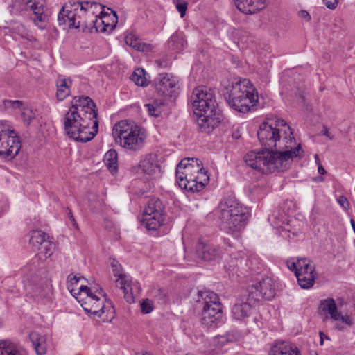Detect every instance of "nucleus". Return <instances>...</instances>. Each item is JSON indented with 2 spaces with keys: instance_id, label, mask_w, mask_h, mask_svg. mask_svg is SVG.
Here are the masks:
<instances>
[{
  "instance_id": "obj_3",
  "label": "nucleus",
  "mask_w": 355,
  "mask_h": 355,
  "mask_svg": "<svg viewBox=\"0 0 355 355\" xmlns=\"http://www.w3.org/2000/svg\"><path fill=\"white\" fill-rule=\"evenodd\" d=\"M176 179L182 189L198 192L208 184L209 176L199 159L184 158L177 166Z\"/></svg>"
},
{
  "instance_id": "obj_29",
  "label": "nucleus",
  "mask_w": 355,
  "mask_h": 355,
  "mask_svg": "<svg viewBox=\"0 0 355 355\" xmlns=\"http://www.w3.org/2000/svg\"><path fill=\"white\" fill-rule=\"evenodd\" d=\"M198 302H202L204 306H221V303L219 301V297L214 292L209 290L200 291L198 292Z\"/></svg>"
},
{
  "instance_id": "obj_19",
  "label": "nucleus",
  "mask_w": 355,
  "mask_h": 355,
  "mask_svg": "<svg viewBox=\"0 0 355 355\" xmlns=\"http://www.w3.org/2000/svg\"><path fill=\"white\" fill-rule=\"evenodd\" d=\"M202 322L208 327L216 328L225 322L221 306H203Z\"/></svg>"
},
{
  "instance_id": "obj_50",
  "label": "nucleus",
  "mask_w": 355,
  "mask_h": 355,
  "mask_svg": "<svg viewBox=\"0 0 355 355\" xmlns=\"http://www.w3.org/2000/svg\"><path fill=\"white\" fill-rule=\"evenodd\" d=\"M299 15L301 18L304 19L307 21H309L311 19V16L309 13L306 10H301L299 12Z\"/></svg>"
},
{
  "instance_id": "obj_51",
  "label": "nucleus",
  "mask_w": 355,
  "mask_h": 355,
  "mask_svg": "<svg viewBox=\"0 0 355 355\" xmlns=\"http://www.w3.org/2000/svg\"><path fill=\"white\" fill-rule=\"evenodd\" d=\"M98 6L96 7H95L94 6L92 7V10L94 12V10L96 9L97 8H99L101 10L103 9V7L101 6V5L100 4H98L96 3ZM94 14V12L93 14H91L89 12H86V14H85L83 16V18H82V20H84L85 21L87 22L85 19V15H91L92 16V19H94V17H93V15Z\"/></svg>"
},
{
  "instance_id": "obj_8",
  "label": "nucleus",
  "mask_w": 355,
  "mask_h": 355,
  "mask_svg": "<svg viewBox=\"0 0 355 355\" xmlns=\"http://www.w3.org/2000/svg\"><path fill=\"white\" fill-rule=\"evenodd\" d=\"M94 288L87 286H80L78 292L73 295L80 302L81 306L86 313L101 317L107 308L102 300V297H105V294L101 288L95 291Z\"/></svg>"
},
{
  "instance_id": "obj_49",
  "label": "nucleus",
  "mask_w": 355,
  "mask_h": 355,
  "mask_svg": "<svg viewBox=\"0 0 355 355\" xmlns=\"http://www.w3.org/2000/svg\"><path fill=\"white\" fill-rule=\"evenodd\" d=\"M321 134L328 137L329 139L332 140L334 139V135H331L329 132V129L326 126H323L322 130H321Z\"/></svg>"
},
{
  "instance_id": "obj_5",
  "label": "nucleus",
  "mask_w": 355,
  "mask_h": 355,
  "mask_svg": "<svg viewBox=\"0 0 355 355\" xmlns=\"http://www.w3.org/2000/svg\"><path fill=\"white\" fill-rule=\"evenodd\" d=\"M112 135L121 147L137 151L142 148L146 139L144 128L130 120H121L112 128Z\"/></svg>"
},
{
  "instance_id": "obj_14",
  "label": "nucleus",
  "mask_w": 355,
  "mask_h": 355,
  "mask_svg": "<svg viewBox=\"0 0 355 355\" xmlns=\"http://www.w3.org/2000/svg\"><path fill=\"white\" fill-rule=\"evenodd\" d=\"M252 301L254 300H252L249 295L237 299L231 309L232 318L236 321L247 324L255 313Z\"/></svg>"
},
{
  "instance_id": "obj_9",
  "label": "nucleus",
  "mask_w": 355,
  "mask_h": 355,
  "mask_svg": "<svg viewBox=\"0 0 355 355\" xmlns=\"http://www.w3.org/2000/svg\"><path fill=\"white\" fill-rule=\"evenodd\" d=\"M347 302L343 298H337L336 301L331 297L320 301V308L324 312H327L330 318L334 321L338 322L336 324V329L339 331H344L346 327H351L354 324V320L351 315L348 314H342L338 311V308L341 309Z\"/></svg>"
},
{
  "instance_id": "obj_38",
  "label": "nucleus",
  "mask_w": 355,
  "mask_h": 355,
  "mask_svg": "<svg viewBox=\"0 0 355 355\" xmlns=\"http://www.w3.org/2000/svg\"><path fill=\"white\" fill-rule=\"evenodd\" d=\"M241 337V334L240 332L236 330L230 331L227 333L226 336H220V338H214L212 340L213 343L215 345L218 342L224 343L227 342H234L239 340Z\"/></svg>"
},
{
  "instance_id": "obj_57",
  "label": "nucleus",
  "mask_w": 355,
  "mask_h": 355,
  "mask_svg": "<svg viewBox=\"0 0 355 355\" xmlns=\"http://www.w3.org/2000/svg\"><path fill=\"white\" fill-rule=\"evenodd\" d=\"M112 12H113V17H114L113 23H116V19H117L116 14L115 12H113V11H112Z\"/></svg>"
},
{
  "instance_id": "obj_34",
  "label": "nucleus",
  "mask_w": 355,
  "mask_h": 355,
  "mask_svg": "<svg viewBox=\"0 0 355 355\" xmlns=\"http://www.w3.org/2000/svg\"><path fill=\"white\" fill-rule=\"evenodd\" d=\"M165 105L164 100H153V101L146 103L144 107L146 108L149 115L155 117H158L161 115L162 112V107Z\"/></svg>"
},
{
  "instance_id": "obj_60",
  "label": "nucleus",
  "mask_w": 355,
  "mask_h": 355,
  "mask_svg": "<svg viewBox=\"0 0 355 355\" xmlns=\"http://www.w3.org/2000/svg\"><path fill=\"white\" fill-rule=\"evenodd\" d=\"M38 258L37 257H35L33 259V263H35V261H38Z\"/></svg>"
},
{
  "instance_id": "obj_7",
  "label": "nucleus",
  "mask_w": 355,
  "mask_h": 355,
  "mask_svg": "<svg viewBox=\"0 0 355 355\" xmlns=\"http://www.w3.org/2000/svg\"><path fill=\"white\" fill-rule=\"evenodd\" d=\"M98 5L95 2L85 1L84 3L69 1L63 6L58 15V21L60 26L67 25L69 28H78L80 26H87V24L82 20L83 16L86 12L94 13L93 6Z\"/></svg>"
},
{
  "instance_id": "obj_41",
  "label": "nucleus",
  "mask_w": 355,
  "mask_h": 355,
  "mask_svg": "<svg viewBox=\"0 0 355 355\" xmlns=\"http://www.w3.org/2000/svg\"><path fill=\"white\" fill-rule=\"evenodd\" d=\"M153 302L149 299L143 300L141 303V310L143 313L147 314L153 311Z\"/></svg>"
},
{
  "instance_id": "obj_40",
  "label": "nucleus",
  "mask_w": 355,
  "mask_h": 355,
  "mask_svg": "<svg viewBox=\"0 0 355 355\" xmlns=\"http://www.w3.org/2000/svg\"><path fill=\"white\" fill-rule=\"evenodd\" d=\"M55 247V243L49 240L42 245V248H43V252L46 257H49L53 254Z\"/></svg>"
},
{
  "instance_id": "obj_24",
  "label": "nucleus",
  "mask_w": 355,
  "mask_h": 355,
  "mask_svg": "<svg viewBox=\"0 0 355 355\" xmlns=\"http://www.w3.org/2000/svg\"><path fill=\"white\" fill-rule=\"evenodd\" d=\"M236 8L243 13L254 14L266 7L263 0H233Z\"/></svg>"
},
{
  "instance_id": "obj_21",
  "label": "nucleus",
  "mask_w": 355,
  "mask_h": 355,
  "mask_svg": "<svg viewBox=\"0 0 355 355\" xmlns=\"http://www.w3.org/2000/svg\"><path fill=\"white\" fill-rule=\"evenodd\" d=\"M26 4L33 12L35 18L34 19L35 24L40 28L43 29L44 27L40 24L47 20V15L44 13L45 1L44 0H26Z\"/></svg>"
},
{
  "instance_id": "obj_26",
  "label": "nucleus",
  "mask_w": 355,
  "mask_h": 355,
  "mask_svg": "<svg viewBox=\"0 0 355 355\" xmlns=\"http://www.w3.org/2000/svg\"><path fill=\"white\" fill-rule=\"evenodd\" d=\"M149 214L150 216L166 218L164 206L162 202L155 197L150 198L143 212V214Z\"/></svg>"
},
{
  "instance_id": "obj_59",
  "label": "nucleus",
  "mask_w": 355,
  "mask_h": 355,
  "mask_svg": "<svg viewBox=\"0 0 355 355\" xmlns=\"http://www.w3.org/2000/svg\"><path fill=\"white\" fill-rule=\"evenodd\" d=\"M253 321H254V323L257 325V326H259L258 323H257V319L256 317H253Z\"/></svg>"
},
{
  "instance_id": "obj_46",
  "label": "nucleus",
  "mask_w": 355,
  "mask_h": 355,
  "mask_svg": "<svg viewBox=\"0 0 355 355\" xmlns=\"http://www.w3.org/2000/svg\"><path fill=\"white\" fill-rule=\"evenodd\" d=\"M287 266L288 268L295 272V275H296V272L297 270V261H295L293 259L288 260L287 261Z\"/></svg>"
},
{
  "instance_id": "obj_22",
  "label": "nucleus",
  "mask_w": 355,
  "mask_h": 355,
  "mask_svg": "<svg viewBox=\"0 0 355 355\" xmlns=\"http://www.w3.org/2000/svg\"><path fill=\"white\" fill-rule=\"evenodd\" d=\"M139 167L143 173L153 178H158L162 174L160 165L155 156L149 155L140 162Z\"/></svg>"
},
{
  "instance_id": "obj_58",
  "label": "nucleus",
  "mask_w": 355,
  "mask_h": 355,
  "mask_svg": "<svg viewBox=\"0 0 355 355\" xmlns=\"http://www.w3.org/2000/svg\"><path fill=\"white\" fill-rule=\"evenodd\" d=\"M352 227L355 233V222L354 220H351Z\"/></svg>"
},
{
  "instance_id": "obj_32",
  "label": "nucleus",
  "mask_w": 355,
  "mask_h": 355,
  "mask_svg": "<svg viewBox=\"0 0 355 355\" xmlns=\"http://www.w3.org/2000/svg\"><path fill=\"white\" fill-rule=\"evenodd\" d=\"M104 162L111 173L118 171V155L114 149H110L104 155Z\"/></svg>"
},
{
  "instance_id": "obj_20",
  "label": "nucleus",
  "mask_w": 355,
  "mask_h": 355,
  "mask_svg": "<svg viewBox=\"0 0 355 355\" xmlns=\"http://www.w3.org/2000/svg\"><path fill=\"white\" fill-rule=\"evenodd\" d=\"M196 252L200 258L205 261H211L218 257L222 249L211 243H205L200 241L196 247Z\"/></svg>"
},
{
  "instance_id": "obj_15",
  "label": "nucleus",
  "mask_w": 355,
  "mask_h": 355,
  "mask_svg": "<svg viewBox=\"0 0 355 355\" xmlns=\"http://www.w3.org/2000/svg\"><path fill=\"white\" fill-rule=\"evenodd\" d=\"M275 294V284L272 278L266 277L259 283L252 285L249 290V295L254 302L262 299L270 300Z\"/></svg>"
},
{
  "instance_id": "obj_44",
  "label": "nucleus",
  "mask_w": 355,
  "mask_h": 355,
  "mask_svg": "<svg viewBox=\"0 0 355 355\" xmlns=\"http://www.w3.org/2000/svg\"><path fill=\"white\" fill-rule=\"evenodd\" d=\"M338 200V202L339 203V205L343 207L345 209H349V202L347 199V198L344 196H339V198L337 199Z\"/></svg>"
},
{
  "instance_id": "obj_10",
  "label": "nucleus",
  "mask_w": 355,
  "mask_h": 355,
  "mask_svg": "<svg viewBox=\"0 0 355 355\" xmlns=\"http://www.w3.org/2000/svg\"><path fill=\"white\" fill-rule=\"evenodd\" d=\"M191 102L194 114H201L204 111L212 113L215 110L220 109L213 91L205 86H198L193 89Z\"/></svg>"
},
{
  "instance_id": "obj_4",
  "label": "nucleus",
  "mask_w": 355,
  "mask_h": 355,
  "mask_svg": "<svg viewBox=\"0 0 355 355\" xmlns=\"http://www.w3.org/2000/svg\"><path fill=\"white\" fill-rule=\"evenodd\" d=\"M218 209L221 229L238 237L247 224L250 216L248 209L234 198L230 197L221 201Z\"/></svg>"
},
{
  "instance_id": "obj_54",
  "label": "nucleus",
  "mask_w": 355,
  "mask_h": 355,
  "mask_svg": "<svg viewBox=\"0 0 355 355\" xmlns=\"http://www.w3.org/2000/svg\"><path fill=\"white\" fill-rule=\"evenodd\" d=\"M67 215H68V216L69 217V218L71 220V221H72V223H73V225H76V221H75V219H74V218H73V215H72V212H71V210H68V211H67Z\"/></svg>"
},
{
  "instance_id": "obj_45",
  "label": "nucleus",
  "mask_w": 355,
  "mask_h": 355,
  "mask_svg": "<svg viewBox=\"0 0 355 355\" xmlns=\"http://www.w3.org/2000/svg\"><path fill=\"white\" fill-rule=\"evenodd\" d=\"M5 104L8 107L21 108L23 102L21 101H5Z\"/></svg>"
},
{
  "instance_id": "obj_17",
  "label": "nucleus",
  "mask_w": 355,
  "mask_h": 355,
  "mask_svg": "<svg viewBox=\"0 0 355 355\" xmlns=\"http://www.w3.org/2000/svg\"><path fill=\"white\" fill-rule=\"evenodd\" d=\"M26 286L37 302L46 304L52 300L53 292L50 281L39 282L35 284L28 281Z\"/></svg>"
},
{
  "instance_id": "obj_48",
  "label": "nucleus",
  "mask_w": 355,
  "mask_h": 355,
  "mask_svg": "<svg viewBox=\"0 0 355 355\" xmlns=\"http://www.w3.org/2000/svg\"><path fill=\"white\" fill-rule=\"evenodd\" d=\"M78 280V278L76 275L70 274L67 278L68 288L69 289L71 285L77 284Z\"/></svg>"
},
{
  "instance_id": "obj_12",
  "label": "nucleus",
  "mask_w": 355,
  "mask_h": 355,
  "mask_svg": "<svg viewBox=\"0 0 355 355\" xmlns=\"http://www.w3.org/2000/svg\"><path fill=\"white\" fill-rule=\"evenodd\" d=\"M154 83L156 92L160 96L176 98L180 93V80L172 73H159L154 79Z\"/></svg>"
},
{
  "instance_id": "obj_56",
  "label": "nucleus",
  "mask_w": 355,
  "mask_h": 355,
  "mask_svg": "<svg viewBox=\"0 0 355 355\" xmlns=\"http://www.w3.org/2000/svg\"><path fill=\"white\" fill-rule=\"evenodd\" d=\"M315 163L317 164V165L318 166L319 164H320V158H319V156L316 154L315 155Z\"/></svg>"
},
{
  "instance_id": "obj_31",
  "label": "nucleus",
  "mask_w": 355,
  "mask_h": 355,
  "mask_svg": "<svg viewBox=\"0 0 355 355\" xmlns=\"http://www.w3.org/2000/svg\"><path fill=\"white\" fill-rule=\"evenodd\" d=\"M29 338L37 354L44 355L47 347L45 337L39 336L36 332H31Z\"/></svg>"
},
{
  "instance_id": "obj_33",
  "label": "nucleus",
  "mask_w": 355,
  "mask_h": 355,
  "mask_svg": "<svg viewBox=\"0 0 355 355\" xmlns=\"http://www.w3.org/2000/svg\"><path fill=\"white\" fill-rule=\"evenodd\" d=\"M103 23L104 18L102 16L99 17L96 16L95 19H91L90 22H87V26L86 27L91 31L94 28L96 32L103 33L112 31L115 26V24L104 25Z\"/></svg>"
},
{
  "instance_id": "obj_27",
  "label": "nucleus",
  "mask_w": 355,
  "mask_h": 355,
  "mask_svg": "<svg viewBox=\"0 0 355 355\" xmlns=\"http://www.w3.org/2000/svg\"><path fill=\"white\" fill-rule=\"evenodd\" d=\"M72 81L70 78H65L62 76H58L56 80L57 92L56 97L58 101H64L70 95V87Z\"/></svg>"
},
{
  "instance_id": "obj_55",
  "label": "nucleus",
  "mask_w": 355,
  "mask_h": 355,
  "mask_svg": "<svg viewBox=\"0 0 355 355\" xmlns=\"http://www.w3.org/2000/svg\"><path fill=\"white\" fill-rule=\"evenodd\" d=\"M318 173L321 175H324L326 172L324 168L322 166L321 164L318 165Z\"/></svg>"
},
{
  "instance_id": "obj_2",
  "label": "nucleus",
  "mask_w": 355,
  "mask_h": 355,
  "mask_svg": "<svg viewBox=\"0 0 355 355\" xmlns=\"http://www.w3.org/2000/svg\"><path fill=\"white\" fill-rule=\"evenodd\" d=\"M64 117V132L75 141H89L98 132L96 105L88 96H76Z\"/></svg>"
},
{
  "instance_id": "obj_6",
  "label": "nucleus",
  "mask_w": 355,
  "mask_h": 355,
  "mask_svg": "<svg viewBox=\"0 0 355 355\" xmlns=\"http://www.w3.org/2000/svg\"><path fill=\"white\" fill-rule=\"evenodd\" d=\"M229 105L234 110L245 113L258 102V94L250 80L243 79L233 84L225 97Z\"/></svg>"
},
{
  "instance_id": "obj_11",
  "label": "nucleus",
  "mask_w": 355,
  "mask_h": 355,
  "mask_svg": "<svg viewBox=\"0 0 355 355\" xmlns=\"http://www.w3.org/2000/svg\"><path fill=\"white\" fill-rule=\"evenodd\" d=\"M110 266L113 275L116 277V284L123 290L126 302L132 304L135 302L133 292L137 289V283L133 282L132 279L123 272L121 263L114 258H110Z\"/></svg>"
},
{
  "instance_id": "obj_42",
  "label": "nucleus",
  "mask_w": 355,
  "mask_h": 355,
  "mask_svg": "<svg viewBox=\"0 0 355 355\" xmlns=\"http://www.w3.org/2000/svg\"><path fill=\"white\" fill-rule=\"evenodd\" d=\"M125 43L127 45H128L134 49H139V42L132 34H129V35H126V37L125 38Z\"/></svg>"
},
{
  "instance_id": "obj_47",
  "label": "nucleus",
  "mask_w": 355,
  "mask_h": 355,
  "mask_svg": "<svg viewBox=\"0 0 355 355\" xmlns=\"http://www.w3.org/2000/svg\"><path fill=\"white\" fill-rule=\"evenodd\" d=\"M326 6L329 9H334L336 8L338 0H323Z\"/></svg>"
},
{
  "instance_id": "obj_43",
  "label": "nucleus",
  "mask_w": 355,
  "mask_h": 355,
  "mask_svg": "<svg viewBox=\"0 0 355 355\" xmlns=\"http://www.w3.org/2000/svg\"><path fill=\"white\" fill-rule=\"evenodd\" d=\"M188 3L186 1L178 2L176 3V8L182 18L185 16Z\"/></svg>"
},
{
  "instance_id": "obj_53",
  "label": "nucleus",
  "mask_w": 355,
  "mask_h": 355,
  "mask_svg": "<svg viewBox=\"0 0 355 355\" xmlns=\"http://www.w3.org/2000/svg\"><path fill=\"white\" fill-rule=\"evenodd\" d=\"M101 16H102V17H103V18H104V23H103V24H104V25L111 24H110L107 20V15H105V14L103 12V10H101Z\"/></svg>"
},
{
  "instance_id": "obj_16",
  "label": "nucleus",
  "mask_w": 355,
  "mask_h": 355,
  "mask_svg": "<svg viewBox=\"0 0 355 355\" xmlns=\"http://www.w3.org/2000/svg\"><path fill=\"white\" fill-rule=\"evenodd\" d=\"M297 270L296 277L299 285L302 288H309L315 282V276L313 274L315 268L310 261L306 259H298L297 260Z\"/></svg>"
},
{
  "instance_id": "obj_23",
  "label": "nucleus",
  "mask_w": 355,
  "mask_h": 355,
  "mask_svg": "<svg viewBox=\"0 0 355 355\" xmlns=\"http://www.w3.org/2000/svg\"><path fill=\"white\" fill-rule=\"evenodd\" d=\"M269 355H301L297 346L288 340H277Z\"/></svg>"
},
{
  "instance_id": "obj_30",
  "label": "nucleus",
  "mask_w": 355,
  "mask_h": 355,
  "mask_svg": "<svg viewBox=\"0 0 355 355\" xmlns=\"http://www.w3.org/2000/svg\"><path fill=\"white\" fill-rule=\"evenodd\" d=\"M164 220V217L153 216L147 214L142 215L141 221L147 230H156L163 225Z\"/></svg>"
},
{
  "instance_id": "obj_37",
  "label": "nucleus",
  "mask_w": 355,
  "mask_h": 355,
  "mask_svg": "<svg viewBox=\"0 0 355 355\" xmlns=\"http://www.w3.org/2000/svg\"><path fill=\"white\" fill-rule=\"evenodd\" d=\"M143 69H136L130 76V79L138 86L145 87L148 84Z\"/></svg>"
},
{
  "instance_id": "obj_25",
  "label": "nucleus",
  "mask_w": 355,
  "mask_h": 355,
  "mask_svg": "<svg viewBox=\"0 0 355 355\" xmlns=\"http://www.w3.org/2000/svg\"><path fill=\"white\" fill-rule=\"evenodd\" d=\"M251 265L252 261L244 255L232 257L229 263V267L232 268V271L240 272L241 275H246V272L253 270Z\"/></svg>"
},
{
  "instance_id": "obj_52",
  "label": "nucleus",
  "mask_w": 355,
  "mask_h": 355,
  "mask_svg": "<svg viewBox=\"0 0 355 355\" xmlns=\"http://www.w3.org/2000/svg\"><path fill=\"white\" fill-rule=\"evenodd\" d=\"M320 345H322L324 343V339H329V337L327 335H325L322 331H320Z\"/></svg>"
},
{
  "instance_id": "obj_35",
  "label": "nucleus",
  "mask_w": 355,
  "mask_h": 355,
  "mask_svg": "<svg viewBox=\"0 0 355 355\" xmlns=\"http://www.w3.org/2000/svg\"><path fill=\"white\" fill-rule=\"evenodd\" d=\"M0 355H21V354L12 343L7 340H1Z\"/></svg>"
},
{
  "instance_id": "obj_13",
  "label": "nucleus",
  "mask_w": 355,
  "mask_h": 355,
  "mask_svg": "<svg viewBox=\"0 0 355 355\" xmlns=\"http://www.w3.org/2000/svg\"><path fill=\"white\" fill-rule=\"evenodd\" d=\"M21 145L14 130L0 127V156L12 159L19 153Z\"/></svg>"
},
{
  "instance_id": "obj_39",
  "label": "nucleus",
  "mask_w": 355,
  "mask_h": 355,
  "mask_svg": "<svg viewBox=\"0 0 355 355\" xmlns=\"http://www.w3.org/2000/svg\"><path fill=\"white\" fill-rule=\"evenodd\" d=\"M21 117L24 121V123L26 125H29L32 120L35 118V113L33 110L30 107H23L21 109Z\"/></svg>"
},
{
  "instance_id": "obj_1",
  "label": "nucleus",
  "mask_w": 355,
  "mask_h": 355,
  "mask_svg": "<svg viewBox=\"0 0 355 355\" xmlns=\"http://www.w3.org/2000/svg\"><path fill=\"white\" fill-rule=\"evenodd\" d=\"M257 137L265 148L249 152L245 156V162L262 173L284 171L290 167L294 158L304 156L300 144H297L290 126L284 119L263 122L259 126Z\"/></svg>"
},
{
  "instance_id": "obj_61",
  "label": "nucleus",
  "mask_w": 355,
  "mask_h": 355,
  "mask_svg": "<svg viewBox=\"0 0 355 355\" xmlns=\"http://www.w3.org/2000/svg\"><path fill=\"white\" fill-rule=\"evenodd\" d=\"M107 303H108V305H109V308H112V306H111V302H108Z\"/></svg>"
},
{
  "instance_id": "obj_18",
  "label": "nucleus",
  "mask_w": 355,
  "mask_h": 355,
  "mask_svg": "<svg viewBox=\"0 0 355 355\" xmlns=\"http://www.w3.org/2000/svg\"><path fill=\"white\" fill-rule=\"evenodd\" d=\"M208 111L195 114L197 116V124L198 129L202 132L209 134L221 122L223 114L220 109L215 110L212 113H208Z\"/></svg>"
},
{
  "instance_id": "obj_62",
  "label": "nucleus",
  "mask_w": 355,
  "mask_h": 355,
  "mask_svg": "<svg viewBox=\"0 0 355 355\" xmlns=\"http://www.w3.org/2000/svg\"><path fill=\"white\" fill-rule=\"evenodd\" d=\"M187 355H188V354H187Z\"/></svg>"
},
{
  "instance_id": "obj_36",
  "label": "nucleus",
  "mask_w": 355,
  "mask_h": 355,
  "mask_svg": "<svg viewBox=\"0 0 355 355\" xmlns=\"http://www.w3.org/2000/svg\"><path fill=\"white\" fill-rule=\"evenodd\" d=\"M49 236L42 230H34L31 233L30 243L33 245H43Z\"/></svg>"
},
{
  "instance_id": "obj_28",
  "label": "nucleus",
  "mask_w": 355,
  "mask_h": 355,
  "mask_svg": "<svg viewBox=\"0 0 355 355\" xmlns=\"http://www.w3.org/2000/svg\"><path fill=\"white\" fill-rule=\"evenodd\" d=\"M168 49L175 51H181L187 46V40L183 32L175 31L167 42Z\"/></svg>"
}]
</instances>
